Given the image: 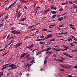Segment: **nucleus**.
I'll use <instances>...</instances> for the list:
<instances>
[{
    "label": "nucleus",
    "instance_id": "obj_7",
    "mask_svg": "<svg viewBox=\"0 0 77 77\" xmlns=\"http://www.w3.org/2000/svg\"><path fill=\"white\" fill-rule=\"evenodd\" d=\"M51 9H55V10H56V9H57V8H56L53 7V6H52L51 8Z\"/></svg>",
    "mask_w": 77,
    "mask_h": 77
},
{
    "label": "nucleus",
    "instance_id": "obj_43",
    "mask_svg": "<svg viewBox=\"0 0 77 77\" xmlns=\"http://www.w3.org/2000/svg\"><path fill=\"white\" fill-rule=\"evenodd\" d=\"M44 37V35H42L40 37V38H41V39H42V38H43Z\"/></svg>",
    "mask_w": 77,
    "mask_h": 77
},
{
    "label": "nucleus",
    "instance_id": "obj_14",
    "mask_svg": "<svg viewBox=\"0 0 77 77\" xmlns=\"http://www.w3.org/2000/svg\"><path fill=\"white\" fill-rule=\"evenodd\" d=\"M24 20H26V19L25 18H24L21 19L20 21H24Z\"/></svg>",
    "mask_w": 77,
    "mask_h": 77
},
{
    "label": "nucleus",
    "instance_id": "obj_37",
    "mask_svg": "<svg viewBox=\"0 0 77 77\" xmlns=\"http://www.w3.org/2000/svg\"><path fill=\"white\" fill-rule=\"evenodd\" d=\"M47 30L46 29H44L43 30H42V31H43V32H45V31H47Z\"/></svg>",
    "mask_w": 77,
    "mask_h": 77
},
{
    "label": "nucleus",
    "instance_id": "obj_45",
    "mask_svg": "<svg viewBox=\"0 0 77 77\" xmlns=\"http://www.w3.org/2000/svg\"><path fill=\"white\" fill-rule=\"evenodd\" d=\"M61 5H66V4H65V3H62Z\"/></svg>",
    "mask_w": 77,
    "mask_h": 77
},
{
    "label": "nucleus",
    "instance_id": "obj_54",
    "mask_svg": "<svg viewBox=\"0 0 77 77\" xmlns=\"http://www.w3.org/2000/svg\"><path fill=\"white\" fill-rule=\"evenodd\" d=\"M26 76L28 77H29V74L27 73L26 74Z\"/></svg>",
    "mask_w": 77,
    "mask_h": 77
},
{
    "label": "nucleus",
    "instance_id": "obj_15",
    "mask_svg": "<svg viewBox=\"0 0 77 77\" xmlns=\"http://www.w3.org/2000/svg\"><path fill=\"white\" fill-rule=\"evenodd\" d=\"M28 36H26V37L24 39V40H25V39H29V38H32V37H29V38H28Z\"/></svg>",
    "mask_w": 77,
    "mask_h": 77
},
{
    "label": "nucleus",
    "instance_id": "obj_30",
    "mask_svg": "<svg viewBox=\"0 0 77 77\" xmlns=\"http://www.w3.org/2000/svg\"><path fill=\"white\" fill-rule=\"evenodd\" d=\"M65 48H66V49H69V46H67L66 47H65Z\"/></svg>",
    "mask_w": 77,
    "mask_h": 77
},
{
    "label": "nucleus",
    "instance_id": "obj_20",
    "mask_svg": "<svg viewBox=\"0 0 77 77\" xmlns=\"http://www.w3.org/2000/svg\"><path fill=\"white\" fill-rule=\"evenodd\" d=\"M18 8L17 9V11L16 12V16H17V13H18Z\"/></svg>",
    "mask_w": 77,
    "mask_h": 77
},
{
    "label": "nucleus",
    "instance_id": "obj_19",
    "mask_svg": "<svg viewBox=\"0 0 77 77\" xmlns=\"http://www.w3.org/2000/svg\"><path fill=\"white\" fill-rule=\"evenodd\" d=\"M9 51L7 53H5V54H3V55H2V56H5L6 55V54H7L8 53V52H9Z\"/></svg>",
    "mask_w": 77,
    "mask_h": 77
},
{
    "label": "nucleus",
    "instance_id": "obj_57",
    "mask_svg": "<svg viewBox=\"0 0 77 77\" xmlns=\"http://www.w3.org/2000/svg\"><path fill=\"white\" fill-rule=\"evenodd\" d=\"M53 50H55V51H56L57 49L55 48H53Z\"/></svg>",
    "mask_w": 77,
    "mask_h": 77
},
{
    "label": "nucleus",
    "instance_id": "obj_64",
    "mask_svg": "<svg viewBox=\"0 0 77 77\" xmlns=\"http://www.w3.org/2000/svg\"><path fill=\"white\" fill-rule=\"evenodd\" d=\"M68 77H72V76H71V75H69Z\"/></svg>",
    "mask_w": 77,
    "mask_h": 77
},
{
    "label": "nucleus",
    "instance_id": "obj_50",
    "mask_svg": "<svg viewBox=\"0 0 77 77\" xmlns=\"http://www.w3.org/2000/svg\"><path fill=\"white\" fill-rule=\"evenodd\" d=\"M16 1H15L12 4V5H14L16 3Z\"/></svg>",
    "mask_w": 77,
    "mask_h": 77
},
{
    "label": "nucleus",
    "instance_id": "obj_63",
    "mask_svg": "<svg viewBox=\"0 0 77 77\" xmlns=\"http://www.w3.org/2000/svg\"><path fill=\"white\" fill-rule=\"evenodd\" d=\"M29 57V55H27V56H26V58H28Z\"/></svg>",
    "mask_w": 77,
    "mask_h": 77
},
{
    "label": "nucleus",
    "instance_id": "obj_10",
    "mask_svg": "<svg viewBox=\"0 0 77 77\" xmlns=\"http://www.w3.org/2000/svg\"><path fill=\"white\" fill-rule=\"evenodd\" d=\"M11 32L12 33H14V34H16V33H17V31L14 30V31H12Z\"/></svg>",
    "mask_w": 77,
    "mask_h": 77
},
{
    "label": "nucleus",
    "instance_id": "obj_24",
    "mask_svg": "<svg viewBox=\"0 0 77 77\" xmlns=\"http://www.w3.org/2000/svg\"><path fill=\"white\" fill-rule=\"evenodd\" d=\"M20 24H21L22 25H23V26H26L27 25L26 24H24V23H20Z\"/></svg>",
    "mask_w": 77,
    "mask_h": 77
},
{
    "label": "nucleus",
    "instance_id": "obj_46",
    "mask_svg": "<svg viewBox=\"0 0 77 77\" xmlns=\"http://www.w3.org/2000/svg\"><path fill=\"white\" fill-rule=\"evenodd\" d=\"M24 8L26 9H27V7L26 6H25L24 7Z\"/></svg>",
    "mask_w": 77,
    "mask_h": 77
},
{
    "label": "nucleus",
    "instance_id": "obj_58",
    "mask_svg": "<svg viewBox=\"0 0 77 77\" xmlns=\"http://www.w3.org/2000/svg\"><path fill=\"white\" fill-rule=\"evenodd\" d=\"M56 17H60V15H57L56 16Z\"/></svg>",
    "mask_w": 77,
    "mask_h": 77
},
{
    "label": "nucleus",
    "instance_id": "obj_49",
    "mask_svg": "<svg viewBox=\"0 0 77 77\" xmlns=\"http://www.w3.org/2000/svg\"><path fill=\"white\" fill-rule=\"evenodd\" d=\"M74 68H75V69H77V66H76L74 67Z\"/></svg>",
    "mask_w": 77,
    "mask_h": 77
},
{
    "label": "nucleus",
    "instance_id": "obj_40",
    "mask_svg": "<svg viewBox=\"0 0 77 77\" xmlns=\"http://www.w3.org/2000/svg\"><path fill=\"white\" fill-rule=\"evenodd\" d=\"M58 61H60V62H63V60H58Z\"/></svg>",
    "mask_w": 77,
    "mask_h": 77
},
{
    "label": "nucleus",
    "instance_id": "obj_2",
    "mask_svg": "<svg viewBox=\"0 0 77 77\" xmlns=\"http://www.w3.org/2000/svg\"><path fill=\"white\" fill-rule=\"evenodd\" d=\"M22 15V13L20 12V11H19V12L18 13V17L17 18H19L20 17V16Z\"/></svg>",
    "mask_w": 77,
    "mask_h": 77
},
{
    "label": "nucleus",
    "instance_id": "obj_41",
    "mask_svg": "<svg viewBox=\"0 0 77 77\" xmlns=\"http://www.w3.org/2000/svg\"><path fill=\"white\" fill-rule=\"evenodd\" d=\"M5 50V48H4L3 49H2L0 50V51H3Z\"/></svg>",
    "mask_w": 77,
    "mask_h": 77
},
{
    "label": "nucleus",
    "instance_id": "obj_29",
    "mask_svg": "<svg viewBox=\"0 0 77 77\" xmlns=\"http://www.w3.org/2000/svg\"><path fill=\"white\" fill-rule=\"evenodd\" d=\"M61 59L62 60H65L66 59L64 58H63V57H61Z\"/></svg>",
    "mask_w": 77,
    "mask_h": 77
},
{
    "label": "nucleus",
    "instance_id": "obj_39",
    "mask_svg": "<svg viewBox=\"0 0 77 77\" xmlns=\"http://www.w3.org/2000/svg\"><path fill=\"white\" fill-rule=\"evenodd\" d=\"M70 45H71V47H74V45L73 44H72V43H70Z\"/></svg>",
    "mask_w": 77,
    "mask_h": 77
},
{
    "label": "nucleus",
    "instance_id": "obj_17",
    "mask_svg": "<svg viewBox=\"0 0 77 77\" xmlns=\"http://www.w3.org/2000/svg\"><path fill=\"white\" fill-rule=\"evenodd\" d=\"M47 64V60L46 59H45L44 62V64L45 65V64Z\"/></svg>",
    "mask_w": 77,
    "mask_h": 77
},
{
    "label": "nucleus",
    "instance_id": "obj_22",
    "mask_svg": "<svg viewBox=\"0 0 77 77\" xmlns=\"http://www.w3.org/2000/svg\"><path fill=\"white\" fill-rule=\"evenodd\" d=\"M56 15H54L52 16V18L53 19H54V18L56 17Z\"/></svg>",
    "mask_w": 77,
    "mask_h": 77
},
{
    "label": "nucleus",
    "instance_id": "obj_6",
    "mask_svg": "<svg viewBox=\"0 0 77 77\" xmlns=\"http://www.w3.org/2000/svg\"><path fill=\"white\" fill-rule=\"evenodd\" d=\"M53 36V35H51V34L50 35H47V37H48V38H51Z\"/></svg>",
    "mask_w": 77,
    "mask_h": 77
},
{
    "label": "nucleus",
    "instance_id": "obj_35",
    "mask_svg": "<svg viewBox=\"0 0 77 77\" xmlns=\"http://www.w3.org/2000/svg\"><path fill=\"white\" fill-rule=\"evenodd\" d=\"M70 27L72 29H73V30H75V28H74V27H72V26H70Z\"/></svg>",
    "mask_w": 77,
    "mask_h": 77
},
{
    "label": "nucleus",
    "instance_id": "obj_18",
    "mask_svg": "<svg viewBox=\"0 0 77 77\" xmlns=\"http://www.w3.org/2000/svg\"><path fill=\"white\" fill-rule=\"evenodd\" d=\"M51 12L52 14H56V12L55 11H52Z\"/></svg>",
    "mask_w": 77,
    "mask_h": 77
},
{
    "label": "nucleus",
    "instance_id": "obj_32",
    "mask_svg": "<svg viewBox=\"0 0 77 77\" xmlns=\"http://www.w3.org/2000/svg\"><path fill=\"white\" fill-rule=\"evenodd\" d=\"M20 34V32H17H17L16 33V34Z\"/></svg>",
    "mask_w": 77,
    "mask_h": 77
},
{
    "label": "nucleus",
    "instance_id": "obj_56",
    "mask_svg": "<svg viewBox=\"0 0 77 77\" xmlns=\"http://www.w3.org/2000/svg\"><path fill=\"white\" fill-rule=\"evenodd\" d=\"M51 53H52V52L51 51L49 52V54H51Z\"/></svg>",
    "mask_w": 77,
    "mask_h": 77
},
{
    "label": "nucleus",
    "instance_id": "obj_16",
    "mask_svg": "<svg viewBox=\"0 0 77 77\" xmlns=\"http://www.w3.org/2000/svg\"><path fill=\"white\" fill-rule=\"evenodd\" d=\"M8 66H5L4 67H3V68H2L1 69L2 70H3V69H6V68H7V67H8Z\"/></svg>",
    "mask_w": 77,
    "mask_h": 77
},
{
    "label": "nucleus",
    "instance_id": "obj_12",
    "mask_svg": "<svg viewBox=\"0 0 77 77\" xmlns=\"http://www.w3.org/2000/svg\"><path fill=\"white\" fill-rule=\"evenodd\" d=\"M51 49V48H49L47 49H46V50H45V51H48L49 50H50Z\"/></svg>",
    "mask_w": 77,
    "mask_h": 77
},
{
    "label": "nucleus",
    "instance_id": "obj_26",
    "mask_svg": "<svg viewBox=\"0 0 77 77\" xmlns=\"http://www.w3.org/2000/svg\"><path fill=\"white\" fill-rule=\"evenodd\" d=\"M33 46H34V45H33L32 44L31 45H30L29 46V47H33Z\"/></svg>",
    "mask_w": 77,
    "mask_h": 77
},
{
    "label": "nucleus",
    "instance_id": "obj_5",
    "mask_svg": "<svg viewBox=\"0 0 77 77\" xmlns=\"http://www.w3.org/2000/svg\"><path fill=\"white\" fill-rule=\"evenodd\" d=\"M71 37H72V38L73 39H74L75 41H77V39L75 38V37L72 35H71Z\"/></svg>",
    "mask_w": 77,
    "mask_h": 77
},
{
    "label": "nucleus",
    "instance_id": "obj_23",
    "mask_svg": "<svg viewBox=\"0 0 77 77\" xmlns=\"http://www.w3.org/2000/svg\"><path fill=\"white\" fill-rule=\"evenodd\" d=\"M64 25L62 24V25H59V27H62Z\"/></svg>",
    "mask_w": 77,
    "mask_h": 77
},
{
    "label": "nucleus",
    "instance_id": "obj_62",
    "mask_svg": "<svg viewBox=\"0 0 77 77\" xmlns=\"http://www.w3.org/2000/svg\"><path fill=\"white\" fill-rule=\"evenodd\" d=\"M9 38V35H8L7 37V39H8Z\"/></svg>",
    "mask_w": 77,
    "mask_h": 77
},
{
    "label": "nucleus",
    "instance_id": "obj_51",
    "mask_svg": "<svg viewBox=\"0 0 77 77\" xmlns=\"http://www.w3.org/2000/svg\"><path fill=\"white\" fill-rule=\"evenodd\" d=\"M48 56L46 57L45 58V59H46V60H47V59H48Z\"/></svg>",
    "mask_w": 77,
    "mask_h": 77
},
{
    "label": "nucleus",
    "instance_id": "obj_25",
    "mask_svg": "<svg viewBox=\"0 0 77 77\" xmlns=\"http://www.w3.org/2000/svg\"><path fill=\"white\" fill-rule=\"evenodd\" d=\"M69 3L70 5H72L73 4V3H72V1L69 2Z\"/></svg>",
    "mask_w": 77,
    "mask_h": 77
},
{
    "label": "nucleus",
    "instance_id": "obj_38",
    "mask_svg": "<svg viewBox=\"0 0 77 77\" xmlns=\"http://www.w3.org/2000/svg\"><path fill=\"white\" fill-rule=\"evenodd\" d=\"M34 61H35V59H34L30 63H33V62H34Z\"/></svg>",
    "mask_w": 77,
    "mask_h": 77
},
{
    "label": "nucleus",
    "instance_id": "obj_53",
    "mask_svg": "<svg viewBox=\"0 0 77 77\" xmlns=\"http://www.w3.org/2000/svg\"><path fill=\"white\" fill-rule=\"evenodd\" d=\"M56 51H60L58 49H56Z\"/></svg>",
    "mask_w": 77,
    "mask_h": 77
},
{
    "label": "nucleus",
    "instance_id": "obj_55",
    "mask_svg": "<svg viewBox=\"0 0 77 77\" xmlns=\"http://www.w3.org/2000/svg\"><path fill=\"white\" fill-rule=\"evenodd\" d=\"M73 6H74L75 8H77V6H76L75 5H73Z\"/></svg>",
    "mask_w": 77,
    "mask_h": 77
},
{
    "label": "nucleus",
    "instance_id": "obj_9",
    "mask_svg": "<svg viewBox=\"0 0 77 77\" xmlns=\"http://www.w3.org/2000/svg\"><path fill=\"white\" fill-rule=\"evenodd\" d=\"M21 44H22V43H17V44H16L15 45L16 46H20V45H21Z\"/></svg>",
    "mask_w": 77,
    "mask_h": 77
},
{
    "label": "nucleus",
    "instance_id": "obj_61",
    "mask_svg": "<svg viewBox=\"0 0 77 77\" xmlns=\"http://www.w3.org/2000/svg\"><path fill=\"white\" fill-rule=\"evenodd\" d=\"M49 51H47L46 52V54H48V53H49Z\"/></svg>",
    "mask_w": 77,
    "mask_h": 77
},
{
    "label": "nucleus",
    "instance_id": "obj_11",
    "mask_svg": "<svg viewBox=\"0 0 77 77\" xmlns=\"http://www.w3.org/2000/svg\"><path fill=\"white\" fill-rule=\"evenodd\" d=\"M8 18H9V16L7 15L5 17L4 19H5V20H6L8 19Z\"/></svg>",
    "mask_w": 77,
    "mask_h": 77
},
{
    "label": "nucleus",
    "instance_id": "obj_1",
    "mask_svg": "<svg viewBox=\"0 0 77 77\" xmlns=\"http://www.w3.org/2000/svg\"><path fill=\"white\" fill-rule=\"evenodd\" d=\"M17 66V65L15 64H13L8 66V67L9 68H11L12 69H14L17 68V67L15 66Z\"/></svg>",
    "mask_w": 77,
    "mask_h": 77
},
{
    "label": "nucleus",
    "instance_id": "obj_28",
    "mask_svg": "<svg viewBox=\"0 0 77 77\" xmlns=\"http://www.w3.org/2000/svg\"><path fill=\"white\" fill-rule=\"evenodd\" d=\"M45 49H44V50H43L41 51L40 54H41V53H42V52L44 51H45Z\"/></svg>",
    "mask_w": 77,
    "mask_h": 77
},
{
    "label": "nucleus",
    "instance_id": "obj_21",
    "mask_svg": "<svg viewBox=\"0 0 77 77\" xmlns=\"http://www.w3.org/2000/svg\"><path fill=\"white\" fill-rule=\"evenodd\" d=\"M39 44H45V42H41L39 43Z\"/></svg>",
    "mask_w": 77,
    "mask_h": 77
},
{
    "label": "nucleus",
    "instance_id": "obj_13",
    "mask_svg": "<svg viewBox=\"0 0 77 77\" xmlns=\"http://www.w3.org/2000/svg\"><path fill=\"white\" fill-rule=\"evenodd\" d=\"M3 75V72H1L0 73V77H2V75Z\"/></svg>",
    "mask_w": 77,
    "mask_h": 77
},
{
    "label": "nucleus",
    "instance_id": "obj_31",
    "mask_svg": "<svg viewBox=\"0 0 77 77\" xmlns=\"http://www.w3.org/2000/svg\"><path fill=\"white\" fill-rule=\"evenodd\" d=\"M62 11H63V9H62V8H60V9L59 10V11L60 12H62Z\"/></svg>",
    "mask_w": 77,
    "mask_h": 77
},
{
    "label": "nucleus",
    "instance_id": "obj_60",
    "mask_svg": "<svg viewBox=\"0 0 77 77\" xmlns=\"http://www.w3.org/2000/svg\"><path fill=\"white\" fill-rule=\"evenodd\" d=\"M69 39H70L71 41H72V38H69Z\"/></svg>",
    "mask_w": 77,
    "mask_h": 77
},
{
    "label": "nucleus",
    "instance_id": "obj_8",
    "mask_svg": "<svg viewBox=\"0 0 77 77\" xmlns=\"http://www.w3.org/2000/svg\"><path fill=\"white\" fill-rule=\"evenodd\" d=\"M63 17H60L58 18V21H62V20H63Z\"/></svg>",
    "mask_w": 77,
    "mask_h": 77
},
{
    "label": "nucleus",
    "instance_id": "obj_59",
    "mask_svg": "<svg viewBox=\"0 0 77 77\" xmlns=\"http://www.w3.org/2000/svg\"><path fill=\"white\" fill-rule=\"evenodd\" d=\"M40 24V23H36V25H38V24Z\"/></svg>",
    "mask_w": 77,
    "mask_h": 77
},
{
    "label": "nucleus",
    "instance_id": "obj_42",
    "mask_svg": "<svg viewBox=\"0 0 77 77\" xmlns=\"http://www.w3.org/2000/svg\"><path fill=\"white\" fill-rule=\"evenodd\" d=\"M35 30V28H34L33 29H32L31 30V31L32 32V31H33V30Z\"/></svg>",
    "mask_w": 77,
    "mask_h": 77
},
{
    "label": "nucleus",
    "instance_id": "obj_3",
    "mask_svg": "<svg viewBox=\"0 0 77 77\" xmlns=\"http://www.w3.org/2000/svg\"><path fill=\"white\" fill-rule=\"evenodd\" d=\"M63 54L65 56H68V57H70V58H72V56H70V55H69V54H66L65 53H63Z\"/></svg>",
    "mask_w": 77,
    "mask_h": 77
},
{
    "label": "nucleus",
    "instance_id": "obj_34",
    "mask_svg": "<svg viewBox=\"0 0 77 77\" xmlns=\"http://www.w3.org/2000/svg\"><path fill=\"white\" fill-rule=\"evenodd\" d=\"M27 48H29V49H31L32 48H30V47H29V46H27L26 47Z\"/></svg>",
    "mask_w": 77,
    "mask_h": 77
},
{
    "label": "nucleus",
    "instance_id": "obj_47",
    "mask_svg": "<svg viewBox=\"0 0 77 77\" xmlns=\"http://www.w3.org/2000/svg\"><path fill=\"white\" fill-rule=\"evenodd\" d=\"M10 75V72H9L8 74H7V76H9Z\"/></svg>",
    "mask_w": 77,
    "mask_h": 77
},
{
    "label": "nucleus",
    "instance_id": "obj_4",
    "mask_svg": "<svg viewBox=\"0 0 77 77\" xmlns=\"http://www.w3.org/2000/svg\"><path fill=\"white\" fill-rule=\"evenodd\" d=\"M26 54H27L26 53H24L23 54H22L21 56H20V58H22V57H23L24 56L26 55Z\"/></svg>",
    "mask_w": 77,
    "mask_h": 77
},
{
    "label": "nucleus",
    "instance_id": "obj_52",
    "mask_svg": "<svg viewBox=\"0 0 77 77\" xmlns=\"http://www.w3.org/2000/svg\"><path fill=\"white\" fill-rule=\"evenodd\" d=\"M39 54V52H38L36 54V55L38 56V54Z\"/></svg>",
    "mask_w": 77,
    "mask_h": 77
},
{
    "label": "nucleus",
    "instance_id": "obj_36",
    "mask_svg": "<svg viewBox=\"0 0 77 77\" xmlns=\"http://www.w3.org/2000/svg\"><path fill=\"white\" fill-rule=\"evenodd\" d=\"M37 50V49H35L33 50L32 51V52L33 53V52H34V51H36V50Z\"/></svg>",
    "mask_w": 77,
    "mask_h": 77
},
{
    "label": "nucleus",
    "instance_id": "obj_27",
    "mask_svg": "<svg viewBox=\"0 0 77 77\" xmlns=\"http://www.w3.org/2000/svg\"><path fill=\"white\" fill-rule=\"evenodd\" d=\"M56 40L54 38H53L51 40V41H55Z\"/></svg>",
    "mask_w": 77,
    "mask_h": 77
},
{
    "label": "nucleus",
    "instance_id": "obj_44",
    "mask_svg": "<svg viewBox=\"0 0 77 77\" xmlns=\"http://www.w3.org/2000/svg\"><path fill=\"white\" fill-rule=\"evenodd\" d=\"M3 23L0 24V27H2V26H3Z\"/></svg>",
    "mask_w": 77,
    "mask_h": 77
},
{
    "label": "nucleus",
    "instance_id": "obj_33",
    "mask_svg": "<svg viewBox=\"0 0 77 77\" xmlns=\"http://www.w3.org/2000/svg\"><path fill=\"white\" fill-rule=\"evenodd\" d=\"M56 28L57 29H58V30H61V29H60V28L59 27H57Z\"/></svg>",
    "mask_w": 77,
    "mask_h": 77
},
{
    "label": "nucleus",
    "instance_id": "obj_48",
    "mask_svg": "<svg viewBox=\"0 0 77 77\" xmlns=\"http://www.w3.org/2000/svg\"><path fill=\"white\" fill-rule=\"evenodd\" d=\"M68 26H73V25H72L71 24H69L68 25Z\"/></svg>",
    "mask_w": 77,
    "mask_h": 77
}]
</instances>
